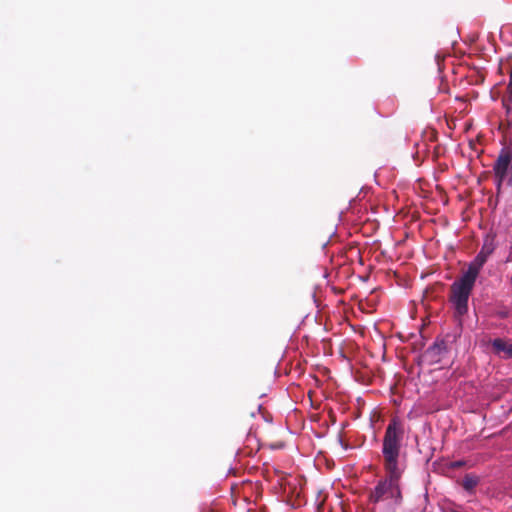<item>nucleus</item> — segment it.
<instances>
[{"mask_svg": "<svg viewBox=\"0 0 512 512\" xmlns=\"http://www.w3.org/2000/svg\"><path fill=\"white\" fill-rule=\"evenodd\" d=\"M493 172L496 179L497 190L499 191L503 182L512 187V151L503 148L493 164Z\"/></svg>", "mask_w": 512, "mask_h": 512, "instance_id": "20e7f679", "label": "nucleus"}, {"mask_svg": "<svg viewBox=\"0 0 512 512\" xmlns=\"http://www.w3.org/2000/svg\"><path fill=\"white\" fill-rule=\"evenodd\" d=\"M252 433V427L249 429L248 435Z\"/></svg>", "mask_w": 512, "mask_h": 512, "instance_id": "4468645a", "label": "nucleus"}, {"mask_svg": "<svg viewBox=\"0 0 512 512\" xmlns=\"http://www.w3.org/2000/svg\"><path fill=\"white\" fill-rule=\"evenodd\" d=\"M507 90L509 91V93L512 95V88H509V85L507 86Z\"/></svg>", "mask_w": 512, "mask_h": 512, "instance_id": "ddd939ff", "label": "nucleus"}, {"mask_svg": "<svg viewBox=\"0 0 512 512\" xmlns=\"http://www.w3.org/2000/svg\"><path fill=\"white\" fill-rule=\"evenodd\" d=\"M466 465L464 460L452 461L449 463V468L451 469H460Z\"/></svg>", "mask_w": 512, "mask_h": 512, "instance_id": "9d476101", "label": "nucleus"}, {"mask_svg": "<svg viewBox=\"0 0 512 512\" xmlns=\"http://www.w3.org/2000/svg\"><path fill=\"white\" fill-rule=\"evenodd\" d=\"M476 280L463 274L450 287V302L455 310V317L461 318L468 312V300Z\"/></svg>", "mask_w": 512, "mask_h": 512, "instance_id": "f03ea898", "label": "nucleus"}, {"mask_svg": "<svg viewBox=\"0 0 512 512\" xmlns=\"http://www.w3.org/2000/svg\"><path fill=\"white\" fill-rule=\"evenodd\" d=\"M492 251H493L492 247L484 244L482 246L480 252L474 258V260L469 264L468 269L464 272V274L469 276L470 278L476 280L479 275L480 270L482 269L483 265L486 263L489 255L492 253Z\"/></svg>", "mask_w": 512, "mask_h": 512, "instance_id": "423d86ee", "label": "nucleus"}, {"mask_svg": "<svg viewBox=\"0 0 512 512\" xmlns=\"http://www.w3.org/2000/svg\"><path fill=\"white\" fill-rule=\"evenodd\" d=\"M492 352L502 359L512 358V344L503 338H496L490 342Z\"/></svg>", "mask_w": 512, "mask_h": 512, "instance_id": "0eeeda50", "label": "nucleus"}, {"mask_svg": "<svg viewBox=\"0 0 512 512\" xmlns=\"http://www.w3.org/2000/svg\"><path fill=\"white\" fill-rule=\"evenodd\" d=\"M448 345L444 339H437L433 345L428 347L422 354V361L432 365L439 363L448 353Z\"/></svg>", "mask_w": 512, "mask_h": 512, "instance_id": "39448f33", "label": "nucleus"}, {"mask_svg": "<svg viewBox=\"0 0 512 512\" xmlns=\"http://www.w3.org/2000/svg\"><path fill=\"white\" fill-rule=\"evenodd\" d=\"M386 477L380 480L376 487L369 493V502L376 504L380 501L395 499L399 502L401 499V490L399 487V480L402 475V470H397L395 475L391 471H385Z\"/></svg>", "mask_w": 512, "mask_h": 512, "instance_id": "7ed1b4c3", "label": "nucleus"}, {"mask_svg": "<svg viewBox=\"0 0 512 512\" xmlns=\"http://www.w3.org/2000/svg\"><path fill=\"white\" fill-rule=\"evenodd\" d=\"M404 437V427L399 418L394 417L386 427L382 444L383 465L385 471L395 475L399 466V457Z\"/></svg>", "mask_w": 512, "mask_h": 512, "instance_id": "f257e3e1", "label": "nucleus"}, {"mask_svg": "<svg viewBox=\"0 0 512 512\" xmlns=\"http://www.w3.org/2000/svg\"><path fill=\"white\" fill-rule=\"evenodd\" d=\"M509 88H512V74L510 73V79H509Z\"/></svg>", "mask_w": 512, "mask_h": 512, "instance_id": "9b49d317", "label": "nucleus"}, {"mask_svg": "<svg viewBox=\"0 0 512 512\" xmlns=\"http://www.w3.org/2000/svg\"><path fill=\"white\" fill-rule=\"evenodd\" d=\"M251 416H252V417H255V416H256V414H255L254 412H251Z\"/></svg>", "mask_w": 512, "mask_h": 512, "instance_id": "2eb2a0df", "label": "nucleus"}, {"mask_svg": "<svg viewBox=\"0 0 512 512\" xmlns=\"http://www.w3.org/2000/svg\"><path fill=\"white\" fill-rule=\"evenodd\" d=\"M503 104L506 106V108H507V112H509V111H510V108H509V106H508V104H507V101H506V100H503Z\"/></svg>", "mask_w": 512, "mask_h": 512, "instance_id": "f8f14e48", "label": "nucleus"}, {"mask_svg": "<svg viewBox=\"0 0 512 512\" xmlns=\"http://www.w3.org/2000/svg\"><path fill=\"white\" fill-rule=\"evenodd\" d=\"M458 483L468 494L474 495L476 487L480 483V477L476 474L468 473Z\"/></svg>", "mask_w": 512, "mask_h": 512, "instance_id": "6e6552de", "label": "nucleus"}, {"mask_svg": "<svg viewBox=\"0 0 512 512\" xmlns=\"http://www.w3.org/2000/svg\"><path fill=\"white\" fill-rule=\"evenodd\" d=\"M257 415L263 419L265 422L270 423L272 421V416L268 412H266L261 405L257 407Z\"/></svg>", "mask_w": 512, "mask_h": 512, "instance_id": "1a4fd4ad", "label": "nucleus"}]
</instances>
